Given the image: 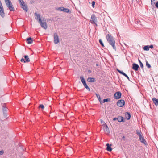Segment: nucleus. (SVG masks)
Segmentation results:
<instances>
[{
	"label": "nucleus",
	"instance_id": "obj_1",
	"mask_svg": "<svg viewBox=\"0 0 158 158\" xmlns=\"http://www.w3.org/2000/svg\"><path fill=\"white\" fill-rule=\"evenodd\" d=\"M106 38L110 44L113 47L115 51L116 50V47L115 45V41L113 37L109 34H107L106 36Z\"/></svg>",
	"mask_w": 158,
	"mask_h": 158
},
{
	"label": "nucleus",
	"instance_id": "obj_8",
	"mask_svg": "<svg viewBox=\"0 0 158 158\" xmlns=\"http://www.w3.org/2000/svg\"><path fill=\"white\" fill-rule=\"evenodd\" d=\"M125 102L123 100H118L117 102V104L119 107H122L124 105Z\"/></svg>",
	"mask_w": 158,
	"mask_h": 158
},
{
	"label": "nucleus",
	"instance_id": "obj_39",
	"mask_svg": "<svg viewBox=\"0 0 158 158\" xmlns=\"http://www.w3.org/2000/svg\"><path fill=\"white\" fill-rule=\"evenodd\" d=\"M122 140H123V141H125V137L124 136H123L122 137Z\"/></svg>",
	"mask_w": 158,
	"mask_h": 158
},
{
	"label": "nucleus",
	"instance_id": "obj_6",
	"mask_svg": "<svg viewBox=\"0 0 158 158\" xmlns=\"http://www.w3.org/2000/svg\"><path fill=\"white\" fill-rule=\"evenodd\" d=\"M40 23L41 27L45 29H46L47 28V24L46 22H43L41 19H40V21L39 22Z\"/></svg>",
	"mask_w": 158,
	"mask_h": 158
},
{
	"label": "nucleus",
	"instance_id": "obj_12",
	"mask_svg": "<svg viewBox=\"0 0 158 158\" xmlns=\"http://www.w3.org/2000/svg\"><path fill=\"white\" fill-rule=\"evenodd\" d=\"M21 8L26 12H27L28 10L27 6L24 3L21 5Z\"/></svg>",
	"mask_w": 158,
	"mask_h": 158
},
{
	"label": "nucleus",
	"instance_id": "obj_7",
	"mask_svg": "<svg viewBox=\"0 0 158 158\" xmlns=\"http://www.w3.org/2000/svg\"><path fill=\"white\" fill-rule=\"evenodd\" d=\"M121 93L120 92H116L114 95V98L115 99H118L121 98Z\"/></svg>",
	"mask_w": 158,
	"mask_h": 158
},
{
	"label": "nucleus",
	"instance_id": "obj_34",
	"mask_svg": "<svg viewBox=\"0 0 158 158\" xmlns=\"http://www.w3.org/2000/svg\"><path fill=\"white\" fill-rule=\"evenodd\" d=\"M110 100L109 98H107L104 99L103 100V102L105 103V102L109 101Z\"/></svg>",
	"mask_w": 158,
	"mask_h": 158
},
{
	"label": "nucleus",
	"instance_id": "obj_29",
	"mask_svg": "<svg viewBox=\"0 0 158 158\" xmlns=\"http://www.w3.org/2000/svg\"><path fill=\"white\" fill-rule=\"evenodd\" d=\"M146 65L148 68H150L151 67V65L148 63L147 61H146Z\"/></svg>",
	"mask_w": 158,
	"mask_h": 158
},
{
	"label": "nucleus",
	"instance_id": "obj_45",
	"mask_svg": "<svg viewBox=\"0 0 158 158\" xmlns=\"http://www.w3.org/2000/svg\"><path fill=\"white\" fill-rule=\"evenodd\" d=\"M156 3H157V4H158V1L157 2H156Z\"/></svg>",
	"mask_w": 158,
	"mask_h": 158
},
{
	"label": "nucleus",
	"instance_id": "obj_31",
	"mask_svg": "<svg viewBox=\"0 0 158 158\" xmlns=\"http://www.w3.org/2000/svg\"><path fill=\"white\" fill-rule=\"evenodd\" d=\"M3 116L5 118H6L8 116L7 112H3Z\"/></svg>",
	"mask_w": 158,
	"mask_h": 158
},
{
	"label": "nucleus",
	"instance_id": "obj_15",
	"mask_svg": "<svg viewBox=\"0 0 158 158\" xmlns=\"http://www.w3.org/2000/svg\"><path fill=\"white\" fill-rule=\"evenodd\" d=\"M35 16V19H36L38 20L39 22L40 21V19H41L40 18V15L39 14H38L36 12L34 13Z\"/></svg>",
	"mask_w": 158,
	"mask_h": 158
},
{
	"label": "nucleus",
	"instance_id": "obj_16",
	"mask_svg": "<svg viewBox=\"0 0 158 158\" xmlns=\"http://www.w3.org/2000/svg\"><path fill=\"white\" fill-rule=\"evenodd\" d=\"M131 115L129 113L127 112L125 113V118L127 120H129L131 118Z\"/></svg>",
	"mask_w": 158,
	"mask_h": 158
},
{
	"label": "nucleus",
	"instance_id": "obj_26",
	"mask_svg": "<svg viewBox=\"0 0 158 158\" xmlns=\"http://www.w3.org/2000/svg\"><path fill=\"white\" fill-rule=\"evenodd\" d=\"M143 49L146 51H148L149 49V47L148 46H145L143 47Z\"/></svg>",
	"mask_w": 158,
	"mask_h": 158
},
{
	"label": "nucleus",
	"instance_id": "obj_33",
	"mask_svg": "<svg viewBox=\"0 0 158 158\" xmlns=\"http://www.w3.org/2000/svg\"><path fill=\"white\" fill-rule=\"evenodd\" d=\"M99 42L100 43V44H101V45L102 46L104 47V44H103V43L102 41V40H101L100 39L99 40Z\"/></svg>",
	"mask_w": 158,
	"mask_h": 158
},
{
	"label": "nucleus",
	"instance_id": "obj_32",
	"mask_svg": "<svg viewBox=\"0 0 158 158\" xmlns=\"http://www.w3.org/2000/svg\"><path fill=\"white\" fill-rule=\"evenodd\" d=\"M19 2L21 5L24 3V2L23 0H19Z\"/></svg>",
	"mask_w": 158,
	"mask_h": 158
},
{
	"label": "nucleus",
	"instance_id": "obj_17",
	"mask_svg": "<svg viewBox=\"0 0 158 158\" xmlns=\"http://www.w3.org/2000/svg\"><path fill=\"white\" fill-rule=\"evenodd\" d=\"M139 139L142 143L144 144H146V141L145 139H144V138L143 137L142 135L139 137Z\"/></svg>",
	"mask_w": 158,
	"mask_h": 158
},
{
	"label": "nucleus",
	"instance_id": "obj_23",
	"mask_svg": "<svg viewBox=\"0 0 158 158\" xmlns=\"http://www.w3.org/2000/svg\"><path fill=\"white\" fill-rule=\"evenodd\" d=\"M136 133L139 136V137L142 135V132L140 131L137 130L136 131Z\"/></svg>",
	"mask_w": 158,
	"mask_h": 158
},
{
	"label": "nucleus",
	"instance_id": "obj_43",
	"mask_svg": "<svg viewBox=\"0 0 158 158\" xmlns=\"http://www.w3.org/2000/svg\"><path fill=\"white\" fill-rule=\"evenodd\" d=\"M89 77H88L87 78V81L89 82Z\"/></svg>",
	"mask_w": 158,
	"mask_h": 158
},
{
	"label": "nucleus",
	"instance_id": "obj_40",
	"mask_svg": "<svg viewBox=\"0 0 158 158\" xmlns=\"http://www.w3.org/2000/svg\"><path fill=\"white\" fill-rule=\"evenodd\" d=\"M149 48H153V45H150L149 46Z\"/></svg>",
	"mask_w": 158,
	"mask_h": 158
},
{
	"label": "nucleus",
	"instance_id": "obj_13",
	"mask_svg": "<svg viewBox=\"0 0 158 158\" xmlns=\"http://www.w3.org/2000/svg\"><path fill=\"white\" fill-rule=\"evenodd\" d=\"M117 71L120 74H122L123 75H124L125 77H126L129 81H130L129 77H128V76L123 71H120L118 69H117Z\"/></svg>",
	"mask_w": 158,
	"mask_h": 158
},
{
	"label": "nucleus",
	"instance_id": "obj_35",
	"mask_svg": "<svg viewBox=\"0 0 158 158\" xmlns=\"http://www.w3.org/2000/svg\"><path fill=\"white\" fill-rule=\"evenodd\" d=\"M25 59L23 58H22L20 59V61L22 62H23V63H27V62H26L25 61Z\"/></svg>",
	"mask_w": 158,
	"mask_h": 158
},
{
	"label": "nucleus",
	"instance_id": "obj_10",
	"mask_svg": "<svg viewBox=\"0 0 158 158\" xmlns=\"http://www.w3.org/2000/svg\"><path fill=\"white\" fill-rule=\"evenodd\" d=\"M103 129L104 131L106 134H108L110 133V131L108 127L106 124H104V127L103 128Z\"/></svg>",
	"mask_w": 158,
	"mask_h": 158
},
{
	"label": "nucleus",
	"instance_id": "obj_5",
	"mask_svg": "<svg viewBox=\"0 0 158 158\" xmlns=\"http://www.w3.org/2000/svg\"><path fill=\"white\" fill-rule=\"evenodd\" d=\"M54 43L55 44H58L60 42L59 36L57 33L56 32L53 34Z\"/></svg>",
	"mask_w": 158,
	"mask_h": 158
},
{
	"label": "nucleus",
	"instance_id": "obj_28",
	"mask_svg": "<svg viewBox=\"0 0 158 158\" xmlns=\"http://www.w3.org/2000/svg\"><path fill=\"white\" fill-rule=\"evenodd\" d=\"M39 107L41 108L42 110H44V106L43 104H41L39 106Z\"/></svg>",
	"mask_w": 158,
	"mask_h": 158
},
{
	"label": "nucleus",
	"instance_id": "obj_24",
	"mask_svg": "<svg viewBox=\"0 0 158 158\" xmlns=\"http://www.w3.org/2000/svg\"><path fill=\"white\" fill-rule=\"evenodd\" d=\"M64 7H62H62H57V8H56V10H57L60 11H63Z\"/></svg>",
	"mask_w": 158,
	"mask_h": 158
},
{
	"label": "nucleus",
	"instance_id": "obj_9",
	"mask_svg": "<svg viewBox=\"0 0 158 158\" xmlns=\"http://www.w3.org/2000/svg\"><path fill=\"white\" fill-rule=\"evenodd\" d=\"M0 15L2 18H4L5 16V14L3 6L0 7Z\"/></svg>",
	"mask_w": 158,
	"mask_h": 158
},
{
	"label": "nucleus",
	"instance_id": "obj_44",
	"mask_svg": "<svg viewBox=\"0 0 158 158\" xmlns=\"http://www.w3.org/2000/svg\"><path fill=\"white\" fill-rule=\"evenodd\" d=\"M101 122L102 123H104V122L103 121H102L101 120Z\"/></svg>",
	"mask_w": 158,
	"mask_h": 158
},
{
	"label": "nucleus",
	"instance_id": "obj_21",
	"mask_svg": "<svg viewBox=\"0 0 158 158\" xmlns=\"http://www.w3.org/2000/svg\"><path fill=\"white\" fill-rule=\"evenodd\" d=\"M2 106V108H3V109H2L3 112H7L8 108L6 106L5 104H4Z\"/></svg>",
	"mask_w": 158,
	"mask_h": 158
},
{
	"label": "nucleus",
	"instance_id": "obj_14",
	"mask_svg": "<svg viewBox=\"0 0 158 158\" xmlns=\"http://www.w3.org/2000/svg\"><path fill=\"white\" fill-rule=\"evenodd\" d=\"M139 68V66L138 65L135 63L133 64L132 69L135 71H136L138 70Z\"/></svg>",
	"mask_w": 158,
	"mask_h": 158
},
{
	"label": "nucleus",
	"instance_id": "obj_37",
	"mask_svg": "<svg viewBox=\"0 0 158 158\" xmlns=\"http://www.w3.org/2000/svg\"><path fill=\"white\" fill-rule=\"evenodd\" d=\"M95 4V2L94 1H93L92 3V6L93 8L94 7Z\"/></svg>",
	"mask_w": 158,
	"mask_h": 158
},
{
	"label": "nucleus",
	"instance_id": "obj_3",
	"mask_svg": "<svg viewBox=\"0 0 158 158\" xmlns=\"http://www.w3.org/2000/svg\"><path fill=\"white\" fill-rule=\"evenodd\" d=\"M90 22L92 24L95 25L96 26H97V19L94 15L93 14L91 15Z\"/></svg>",
	"mask_w": 158,
	"mask_h": 158
},
{
	"label": "nucleus",
	"instance_id": "obj_18",
	"mask_svg": "<svg viewBox=\"0 0 158 158\" xmlns=\"http://www.w3.org/2000/svg\"><path fill=\"white\" fill-rule=\"evenodd\" d=\"M107 148L106 149L108 151L110 152L112 150L111 148V144H109L108 143L106 144Z\"/></svg>",
	"mask_w": 158,
	"mask_h": 158
},
{
	"label": "nucleus",
	"instance_id": "obj_30",
	"mask_svg": "<svg viewBox=\"0 0 158 158\" xmlns=\"http://www.w3.org/2000/svg\"><path fill=\"white\" fill-rule=\"evenodd\" d=\"M95 81V79L93 78L89 77V82H94Z\"/></svg>",
	"mask_w": 158,
	"mask_h": 158
},
{
	"label": "nucleus",
	"instance_id": "obj_2",
	"mask_svg": "<svg viewBox=\"0 0 158 158\" xmlns=\"http://www.w3.org/2000/svg\"><path fill=\"white\" fill-rule=\"evenodd\" d=\"M7 6L10 11H14V8L10 0H5Z\"/></svg>",
	"mask_w": 158,
	"mask_h": 158
},
{
	"label": "nucleus",
	"instance_id": "obj_38",
	"mask_svg": "<svg viewBox=\"0 0 158 158\" xmlns=\"http://www.w3.org/2000/svg\"><path fill=\"white\" fill-rule=\"evenodd\" d=\"M4 153V151L3 150L0 151V155H2Z\"/></svg>",
	"mask_w": 158,
	"mask_h": 158
},
{
	"label": "nucleus",
	"instance_id": "obj_25",
	"mask_svg": "<svg viewBox=\"0 0 158 158\" xmlns=\"http://www.w3.org/2000/svg\"><path fill=\"white\" fill-rule=\"evenodd\" d=\"M117 120L119 122H124L123 118L122 117H120L117 118Z\"/></svg>",
	"mask_w": 158,
	"mask_h": 158
},
{
	"label": "nucleus",
	"instance_id": "obj_27",
	"mask_svg": "<svg viewBox=\"0 0 158 158\" xmlns=\"http://www.w3.org/2000/svg\"><path fill=\"white\" fill-rule=\"evenodd\" d=\"M139 64H140V67L142 69L143 68V64L142 63V62H141V61L139 59Z\"/></svg>",
	"mask_w": 158,
	"mask_h": 158
},
{
	"label": "nucleus",
	"instance_id": "obj_20",
	"mask_svg": "<svg viewBox=\"0 0 158 158\" xmlns=\"http://www.w3.org/2000/svg\"><path fill=\"white\" fill-rule=\"evenodd\" d=\"M23 57H24V59H25V61L27 62V63L29 62L30 61V59L29 58L28 56L27 55H25Z\"/></svg>",
	"mask_w": 158,
	"mask_h": 158
},
{
	"label": "nucleus",
	"instance_id": "obj_22",
	"mask_svg": "<svg viewBox=\"0 0 158 158\" xmlns=\"http://www.w3.org/2000/svg\"><path fill=\"white\" fill-rule=\"evenodd\" d=\"M63 12L68 13H71V10L68 8L64 7Z\"/></svg>",
	"mask_w": 158,
	"mask_h": 158
},
{
	"label": "nucleus",
	"instance_id": "obj_11",
	"mask_svg": "<svg viewBox=\"0 0 158 158\" xmlns=\"http://www.w3.org/2000/svg\"><path fill=\"white\" fill-rule=\"evenodd\" d=\"M26 41L28 44H31L32 43L33 40L31 37H29L26 39Z\"/></svg>",
	"mask_w": 158,
	"mask_h": 158
},
{
	"label": "nucleus",
	"instance_id": "obj_46",
	"mask_svg": "<svg viewBox=\"0 0 158 158\" xmlns=\"http://www.w3.org/2000/svg\"><path fill=\"white\" fill-rule=\"evenodd\" d=\"M88 72H89V70H88Z\"/></svg>",
	"mask_w": 158,
	"mask_h": 158
},
{
	"label": "nucleus",
	"instance_id": "obj_19",
	"mask_svg": "<svg viewBox=\"0 0 158 158\" xmlns=\"http://www.w3.org/2000/svg\"><path fill=\"white\" fill-rule=\"evenodd\" d=\"M152 100L156 106H158V99L155 98H152Z\"/></svg>",
	"mask_w": 158,
	"mask_h": 158
},
{
	"label": "nucleus",
	"instance_id": "obj_36",
	"mask_svg": "<svg viewBox=\"0 0 158 158\" xmlns=\"http://www.w3.org/2000/svg\"><path fill=\"white\" fill-rule=\"evenodd\" d=\"M156 0H151V5H153L154 4H155V3L154 2Z\"/></svg>",
	"mask_w": 158,
	"mask_h": 158
},
{
	"label": "nucleus",
	"instance_id": "obj_41",
	"mask_svg": "<svg viewBox=\"0 0 158 158\" xmlns=\"http://www.w3.org/2000/svg\"><path fill=\"white\" fill-rule=\"evenodd\" d=\"M155 6H156V8H158V4H157V3H156L155 4Z\"/></svg>",
	"mask_w": 158,
	"mask_h": 158
},
{
	"label": "nucleus",
	"instance_id": "obj_42",
	"mask_svg": "<svg viewBox=\"0 0 158 158\" xmlns=\"http://www.w3.org/2000/svg\"><path fill=\"white\" fill-rule=\"evenodd\" d=\"M117 119V118H114L113 119V120L114 121H115Z\"/></svg>",
	"mask_w": 158,
	"mask_h": 158
},
{
	"label": "nucleus",
	"instance_id": "obj_4",
	"mask_svg": "<svg viewBox=\"0 0 158 158\" xmlns=\"http://www.w3.org/2000/svg\"><path fill=\"white\" fill-rule=\"evenodd\" d=\"M80 79L85 87L87 89H89V87L87 85L86 81L84 78L83 76L82 75L80 77Z\"/></svg>",
	"mask_w": 158,
	"mask_h": 158
}]
</instances>
